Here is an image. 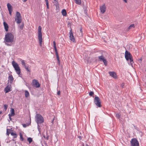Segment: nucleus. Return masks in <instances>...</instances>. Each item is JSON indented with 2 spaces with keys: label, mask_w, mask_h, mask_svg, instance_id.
<instances>
[{
  "label": "nucleus",
  "mask_w": 146,
  "mask_h": 146,
  "mask_svg": "<svg viewBox=\"0 0 146 146\" xmlns=\"http://www.w3.org/2000/svg\"><path fill=\"white\" fill-rule=\"evenodd\" d=\"M14 41V36L13 34L11 33H8L5 35L4 38V41L5 42V44L7 46H10L8 44V43H11Z\"/></svg>",
  "instance_id": "nucleus-1"
},
{
  "label": "nucleus",
  "mask_w": 146,
  "mask_h": 146,
  "mask_svg": "<svg viewBox=\"0 0 146 146\" xmlns=\"http://www.w3.org/2000/svg\"><path fill=\"white\" fill-rule=\"evenodd\" d=\"M125 58L128 61L129 60L131 66H133L134 63L133 57L130 52L127 50H126L125 53Z\"/></svg>",
  "instance_id": "nucleus-2"
},
{
  "label": "nucleus",
  "mask_w": 146,
  "mask_h": 146,
  "mask_svg": "<svg viewBox=\"0 0 146 146\" xmlns=\"http://www.w3.org/2000/svg\"><path fill=\"white\" fill-rule=\"evenodd\" d=\"M41 30V27L40 26H39L38 29V39L39 45L41 47L42 46V42Z\"/></svg>",
  "instance_id": "nucleus-3"
},
{
  "label": "nucleus",
  "mask_w": 146,
  "mask_h": 146,
  "mask_svg": "<svg viewBox=\"0 0 146 146\" xmlns=\"http://www.w3.org/2000/svg\"><path fill=\"white\" fill-rule=\"evenodd\" d=\"M12 65L14 68L16 73L18 75H20L21 72V69L18 64L15 62L13 61L12 62Z\"/></svg>",
  "instance_id": "nucleus-4"
},
{
  "label": "nucleus",
  "mask_w": 146,
  "mask_h": 146,
  "mask_svg": "<svg viewBox=\"0 0 146 146\" xmlns=\"http://www.w3.org/2000/svg\"><path fill=\"white\" fill-rule=\"evenodd\" d=\"M15 21L17 24L20 23L22 21L20 13L18 11L16 13V15L15 18Z\"/></svg>",
  "instance_id": "nucleus-5"
},
{
  "label": "nucleus",
  "mask_w": 146,
  "mask_h": 146,
  "mask_svg": "<svg viewBox=\"0 0 146 146\" xmlns=\"http://www.w3.org/2000/svg\"><path fill=\"white\" fill-rule=\"evenodd\" d=\"M94 102L96 105L98 107H101L102 106L101 104L100 100L99 97L96 96L94 98Z\"/></svg>",
  "instance_id": "nucleus-6"
},
{
  "label": "nucleus",
  "mask_w": 146,
  "mask_h": 146,
  "mask_svg": "<svg viewBox=\"0 0 146 146\" xmlns=\"http://www.w3.org/2000/svg\"><path fill=\"white\" fill-rule=\"evenodd\" d=\"M36 121L38 124L44 122L43 117L39 114H37L36 115Z\"/></svg>",
  "instance_id": "nucleus-7"
},
{
  "label": "nucleus",
  "mask_w": 146,
  "mask_h": 146,
  "mask_svg": "<svg viewBox=\"0 0 146 146\" xmlns=\"http://www.w3.org/2000/svg\"><path fill=\"white\" fill-rule=\"evenodd\" d=\"M53 46L55 52L56 54V57L57 60L58 61H59V65H60V60L58 54V53L57 52L56 47V44L55 41L53 42Z\"/></svg>",
  "instance_id": "nucleus-8"
},
{
  "label": "nucleus",
  "mask_w": 146,
  "mask_h": 146,
  "mask_svg": "<svg viewBox=\"0 0 146 146\" xmlns=\"http://www.w3.org/2000/svg\"><path fill=\"white\" fill-rule=\"evenodd\" d=\"M131 146H139L138 141L135 138L133 139L131 141Z\"/></svg>",
  "instance_id": "nucleus-9"
},
{
  "label": "nucleus",
  "mask_w": 146,
  "mask_h": 146,
  "mask_svg": "<svg viewBox=\"0 0 146 146\" xmlns=\"http://www.w3.org/2000/svg\"><path fill=\"white\" fill-rule=\"evenodd\" d=\"M98 59L100 61H102L105 66L107 65V62L106 60L105 57L103 55L99 56L98 57Z\"/></svg>",
  "instance_id": "nucleus-10"
},
{
  "label": "nucleus",
  "mask_w": 146,
  "mask_h": 146,
  "mask_svg": "<svg viewBox=\"0 0 146 146\" xmlns=\"http://www.w3.org/2000/svg\"><path fill=\"white\" fill-rule=\"evenodd\" d=\"M32 84L33 86L36 88H39L40 86V84L39 83L38 80L35 79L33 80Z\"/></svg>",
  "instance_id": "nucleus-11"
},
{
  "label": "nucleus",
  "mask_w": 146,
  "mask_h": 146,
  "mask_svg": "<svg viewBox=\"0 0 146 146\" xmlns=\"http://www.w3.org/2000/svg\"><path fill=\"white\" fill-rule=\"evenodd\" d=\"M70 34L69 37L70 40L74 42H76V40L75 38L73 35V34L72 32V29H71L69 33Z\"/></svg>",
  "instance_id": "nucleus-12"
},
{
  "label": "nucleus",
  "mask_w": 146,
  "mask_h": 146,
  "mask_svg": "<svg viewBox=\"0 0 146 146\" xmlns=\"http://www.w3.org/2000/svg\"><path fill=\"white\" fill-rule=\"evenodd\" d=\"M100 9L101 13L102 14L106 12V7L105 4H104L100 6Z\"/></svg>",
  "instance_id": "nucleus-13"
},
{
  "label": "nucleus",
  "mask_w": 146,
  "mask_h": 146,
  "mask_svg": "<svg viewBox=\"0 0 146 146\" xmlns=\"http://www.w3.org/2000/svg\"><path fill=\"white\" fill-rule=\"evenodd\" d=\"M11 85H9L5 88L4 91L5 93H7L11 91Z\"/></svg>",
  "instance_id": "nucleus-14"
},
{
  "label": "nucleus",
  "mask_w": 146,
  "mask_h": 146,
  "mask_svg": "<svg viewBox=\"0 0 146 146\" xmlns=\"http://www.w3.org/2000/svg\"><path fill=\"white\" fill-rule=\"evenodd\" d=\"M109 74L110 75L114 78H116L117 77L116 73L114 72H109Z\"/></svg>",
  "instance_id": "nucleus-15"
},
{
  "label": "nucleus",
  "mask_w": 146,
  "mask_h": 146,
  "mask_svg": "<svg viewBox=\"0 0 146 146\" xmlns=\"http://www.w3.org/2000/svg\"><path fill=\"white\" fill-rule=\"evenodd\" d=\"M3 24L5 31L7 32L8 31L9 29V26L8 24L6 22L4 21Z\"/></svg>",
  "instance_id": "nucleus-16"
},
{
  "label": "nucleus",
  "mask_w": 146,
  "mask_h": 146,
  "mask_svg": "<svg viewBox=\"0 0 146 146\" xmlns=\"http://www.w3.org/2000/svg\"><path fill=\"white\" fill-rule=\"evenodd\" d=\"M9 82L11 84L13 83L14 80V78L12 75H10L9 76Z\"/></svg>",
  "instance_id": "nucleus-17"
},
{
  "label": "nucleus",
  "mask_w": 146,
  "mask_h": 146,
  "mask_svg": "<svg viewBox=\"0 0 146 146\" xmlns=\"http://www.w3.org/2000/svg\"><path fill=\"white\" fill-rule=\"evenodd\" d=\"M7 7L9 11H12V7L9 3H7Z\"/></svg>",
  "instance_id": "nucleus-18"
},
{
  "label": "nucleus",
  "mask_w": 146,
  "mask_h": 146,
  "mask_svg": "<svg viewBox=\"0 0 146 146\" xmlns=\"http://www.w3.org/2000/svg\"><path fill=\"white\" fill-rule=\"evenodd\" d=\"M61 13L62 15L64 16H65L67 15L66 11L65 9H63Z\"/></svg>",
  "instance_id": "nucleus-19"
},
{
  "label": "nucleus",
  "mask_w": 146,
  "mask_h": 146,
  "mask_svg": "<svg viewBox=\"0 0 146 146\" xmlns=\"http://www.w3.org/2000/svg\"><path fill=\"white\" fill-rule=\"evenodd\" d=\"M11 114H9L11 116H14L15 114V111L13 108H11Z\"/></svg>",
  "instance_id": "nucleus-20"
},
{
  "label": "nucleus",
  "mask_w": 146,
  "mask_h": 146,
  "mask_svg": "<svg viewBox=\"0 0 146 146\" xmlns=\"http://www.w3.org/2000/svg\"><path fill=\"white\" fill-rule=\"evenodd\" d=\"M76 3L78 5H80L81 3V0H74Z\"/></svg>",
  "instance_id": "nucleus-21"
},
{
  "label": "nucleus",
  "mask_w": 146,
  "mask_h": 146,
  "mask_svg": "<svg viewBox=\"0 0 146 146\" xmlns=\"http://www.w3.org/2000/svg\"><path fill=\"white\" fill-rule=\"evenodd\" d=\"M11 135L13 136L14 138H16L17 137V135L16 133L13 132H11Z\"/></svg>",
  "instance_id": "nucleus-22"
},
{
  "label": "nucleus",
  "mask_w": 146,
  "mask_h": 146,
  "mask_svg": "<svg viewBox=\"0 0 146 146\" xmlns=\"http://www.w3.org/2000/svg\"><path fill=\"white\" fill-rule=\"evenodd\" d=\"M25 96L26 98L28 97L29 96V92L27 90H25Z\"/></svg>",
  "instance_id": "nucleus-23"
},
{
  "label": "nucleus",
  "mask_w": 146,
  "mask_h": 146,
  "mask_svg": "<svg viewBox=\"0 0 146 146\" xmlns=\"http://www.w3.org/2000/svg\"><path fill=\"white\" fill-rule=\"evenodd\" d=\"M134 28L135 27V25L134 24H131L128 27V29L129 30L130 29H131V28Z\"/></svg>",
  "instance_id": "nucleus-24"
},
{
  "label": "nucleus",
  "mask_w": 146,
  "mask_h": 146,
  "mask_svg": "<svg viewBox=\"0 0 146 146\" xmlns=\"http://www.w3.org/2000/svg\"><path fill=\"white\" fill-rule=\"evenodd\" d=\"M27 141L29 142V143H30L33 141L32 138L31 137H29L27 139Z\"/></svg>",
  "instance_id": "nucleus-25"
},
{
  "label": "nucleus",
  "mask_w": 146,
  "mask_h": 146,
  "mask_svg": "<svg viewBox=\"0 0 146 146\" xmlns=\"http://www.w3.org/2000/svg\"><path fill=\"white\" fill-rule=\"evenodd\" d=\"M45 1L46 3V5L47 8V9H48L49 8L48 2V0H45Z\"/></svg>",
  "instance_id": "nucleus-26"
},
{
  "label": "nucleus",
  "mask_w": 146,
  "mask_h": 146,
  "mask_svg": "<svg viewBox=\"0 0 146 146\" xmlns=\"http://www.w3.org/2000/svg\"><path fill=\"white\" fill-rule=\"evenodd\" d=\"M22 65L25 67L26 66L25 64V63L24 60H22L21 61Z\"/></svg>",
  "instance_id": "nucleus-27"
},
{
  "label": "nucleus",
  "mask_w": 146,
  "mask_h": 146,
  "mask_svg": "<svg viewBox=\"0 0 146 146\" xmlns=\"http://www.w3.org/2000/svg\"><path fill=\"white\" fill-rule=\"evenodd\" d=\"M20 138L21 140L23 141L24 140V139L21 133H20Z\"/></svg>",
  "instance_id": "nucleus-28"
},
{
  "label": "nucleus",
  "mask_w": 146,
  "mask_h": 146,
  "mask_svg": "<svg viewBox=\"0 0 146 146\" xmlns=\"http://www.w3.org/2000/svg\"><path fill=\"white\" fill-rule=\"evenodd\" d=\"M27 70L28 72H29L30 73L31 71L29 69V68H28V67L27 66H25V67H24Z\"/></svg>",
  "instance_id": "nucleus-29"
},
{
  "label": "nucleus",
  "mask_w": 146,
  "mask_h": 146,
  "mask_svg": "<svg viewBox=\"0 0 146 146\" xmlns=\"http://www.w3.org/2000/svg\"><path fill=\"white\" fill-rule=\"evenodd\" d=\"M10 129H7V135H8V136L9 135V134L10 133L9 132V131H10Z\"/></svg>",
  "instance_id": "nucleus-30"
},
{
  "label": "nucleus",
  "mask_w": 146,
  "mask_h": 146,
  "mask_svg": "<svg viewBox=\"0 0 146 146\" xmlns=\"http://www.w3.org/2000/svg\"><path fill=\"white\" fill-rule=\"evenodd\" d=\"M4 109L5 111H6L8 105L7 104H5L4 105Z\"/></svg>",
  "instance_id": "nucleus-31"
},
{
  "label": "nucleus",
  "mask_w": 146,
  "mask_h": 146,
  "mask_svg": "<svg viewBox=\"0 0 146 146\" xmlns=\"http://www.w3.org/2000/svg\"><path fill=\"white\" fill-rule=\"evenodd\" d=\"M89 94L90 96H92L94 94V92H93L90 91L89 93Z\"/></svg>",
  "instance_id": "nucleus-32"
},
{
  "label": "nucleus",
  "mask_w": 146,
  "mask_h": 146,
  "mask_svg": "<svg viewBox=\"0 0 146 146\" xmlns=\"http://www.w3.org/2000/svg\"><path fill=\"white\" fill-rule=\"evenodd\" d=\"M80 33H81V34H80V36H82L83 35V33H82V28H81L80 29Z\"/></svg>",
  "instance_id": "nucleus-33"
},
{
  "label": "nucleus",
  "mask_w": 146,
  "mask_h": 146,
  "mask_svg": "<svg viewBox=\"0 0 146 146\" xmlns=\"http://www.w3.org/2000/svg\"><path fill=\"white\" fill-rule=\"evenodd\" d=\"M116 117L118 118H119L120 117V115L119 113L116 114Z\"/></svg>",
  "instance_id": "nucleus-34"
},
{
  "label": "nucleus",
  "mask_w": 146,
  "mask_h": 146,
  "mask_svg": "<svg viewBox=\"0 0 146 146\" xmlns=\"http://www.w3.org/2000/svg\"><path fill=\"white\" fill-rule=\"evenodd\" d=\"M54 3H55L56 4H58V0H54Z\"/></svg>",
  "instance_id": "nucleus-35"
},
{
  "label": "nucleus",
  "mask_w": 146,
  "mask_h": 146,
  "mask_svg": "<svg viewBox=\"0 0 146 146\" xmlns=\"http://www.w3.org/2000/svg\"><path fill=\"white\" fill-rule=\"evenodd\" d=\"M60 94V91H58V92H57V94L58 95H59Z\"/></svg>",
  "instance_id": "nucleus-36"
},
{
  "label": "nucleus",
  "mask_w": 146,
  "mask_h": 146,
  "mask_svg": "<svg viewBox=\"0 0 146 146\" xmlns=\"http://www.w3.org/2000/svg\"><path fill=\"white\" fill-rule=\"evenodd\" d=\"M23 126L24 127H26L27 125L26 124H23Z\"/></svg>",
  "instance_id": "nucleus-37"
},
{
  "label": "nucleus",
  "mask_w": 146,
  "mask_h": 146,
  "mask_svg": "<svg viewBox=\"0 0 146 146\" xmlns=\"http://www.w3.org/2000/svg\"><path fill=\"white\" fill-rule=\"evenodd\" d=\"M9 119L10 120H12V118H11V117L12 116H11L10 115V114H9Z\"/></svg>",
  "instance_id": "nucleus-38"
},
{
  "label": "nucleus",
  "mask_w": 146,
  "mask_h": 146,
  "mask_svg": "<svg viewBox=\"0 0 146 146\" xmlns=\"http://www.w3.org/2000/svg\"><path fill=\"white\" fill-rule=\"evenodd\" d=\"M23 25H21L20 27V29H23Z\"/></svg>",
  "instance_id": "nucleus-39"
},
{
  "label": "nucleus",
  "mask_w": 146,
  "mask_h": 146,
  "mask_svg": "<svg viewBox=\"0 0 146 146\" xmlns=\"http://www.w3.org/2000/svg\"><path fill=\"white\" fill-rule=\"evenodd\" d=\"M12 11H9V14L11 15V13Z\"/></svg>",
  "instance_id": "nucleus-40"
},
{
  "label": "nucleus",
  "mask_w": 146,
  "mask_h": 146,
  "mask_svg": "<svg viewBox=\"0 0 146 146\" xmlns=\"http://www.w3.org/2000/svg\"><path fill=\"white\" fill-rule=\"evenodd\" d=\"M54 118L53 119H52V122H51L52 123V124H53V121H54Z\"/></svg>",
  "instance_id": "nucleus-41"
},
{
  "label": "nucleus",
  "mask_w": 146,
  "mask_h": 146,
  "mask_svg": "<svg viewBox=\"0 0 146 146\" xmlns=\"http://www.w3.org/2000/svg\"><path fill=\"white\" fill-rule=\"evenodd\" d=\"M49 137L48 136H47L46 137V139L47 140H48V139H49Z\"/></svg>",
  "instance_id": "nucleus-42"
},
{
  "label": "nucleus",
  "mask_w": 146,
  "mask_h": 146,
  "mask_svg": "<svg viewBox=\"0 0 146 146\" xmlns=\"http://www.w3.org/2000/svg\"><path fill=\"white\" fill-rule=\"evenodd\" d=\"M125 3H127V0H123Z\"/></svg>",
  "instance_id": "nucleus-43"
},
{
  "label": "nucleus",
  "mask_w": 146,
  "mask_h": 146,
  "mask_svg": "<svg viewBox=\"0 0 146 146\" xmlns=\"http://www.w3.org/2000/svg\"><path fill=\"white\" fill-rule=\"evenodd\" d=\"M27 0H22L23 1V2H26Z\"/></svg>",
  "instance_id": "nucleus-44"
},
{
  "label": "nucleus",
  "mask_w": 146,
  "mask_h": 146,
  "mask_svg": "<svg viewBox=\"0 0 146 146\" xmlns=\"http://www.w3.org/2000/svg\"><path fill=\"white\" fill-rule=\"evenodd\" d=\"M134 127L135 129H136V126H135V125H134Z\"/></svg>",
  "instance_id": "nucleus-45"
},
{
  "label": "nucleus",
  "mask_w": 146,
  "mask_h": 146,
  "mask_svg": "<svg viewBox=\"0 0 146 146\" xmlns=\"http://www.w3.org/2000/svg\"><path fill=\"white\" fill-rule=\"evenodd\" d=\"M2 113V112L1 111H0V114H1Z\"/></svg>",
  "instance_id": "nucleus-46"
},
{
  "label": "nucleus",
  "mask_w": 146,
  "mask_h": 146,
  "mask_svg": "<svg viewBox=\"0 0 146 146\" xmlns=\"http://www.w3.org/2000/svg\"><path fill=\"white\" fill-rule=\"evenodd\" d=\"M43 137H44V138H45V137L44 135L43 136Z\"/></svg>",
  "instance_id": "nucleus-47"
},
{
  "label": "nucleus",
  "mask_w": 146,
  "mask_h": 146,
  "mask_svg": "<svg viewBox=\"0 0 146 146\" xmlns=\"http://www.w3.org/2000/svg\"><path fill=\"white\" fill-rule=\"evenodd\" d=\"M86 146H88V145H86Z\"/></svg>",
  "instance_id": "nucleus-48"
},
{
  "label": "nucleus",
  "mask_w": 146,
  "mask_h": 146,
  "mask_svg": "<svg viewBox=\"0 0 146 146\" xmlns=\"http://www.w3.org/2000/svg\"><path fill=\"white\" fill-rule=\"evenodd\" d=\"M140 60H141V61L142 60V59H140Z\"/></svg>",
  "instance_id": "nucleus-49"
},
{
  "label": "nucleus",
  "mask_w": 146,
  "mask_h": 146,
  "mask_svg": "<svg viewBox=\"0 0 146 146\" xmlns=\"http://www.w3.org/2000/svg\"><path fill=\"white\" fill-rule=\"evenodd\" d=\"M58 64H59V61H58Z\"/></svg>",
  "instance_id": "nucleus-50"
},
{
  "label": "nucleus",
  "mask_w": 146,
  "mask_h": 146,
  "mask_svg": "<svg viewBox=\"0 0 146 146\" xmlns=\"http://www.w3.org/2000/svg\"><path fill=\"white\" fill-rule=\"evenodd\" d=\"M0 146H1V145H0Z\"/></svg>",
  "instance_id": "nucleus-51"
}]
</instances>
